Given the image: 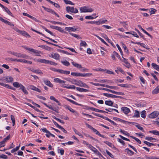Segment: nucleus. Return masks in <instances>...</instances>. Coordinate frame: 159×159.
<instances>
[{
	"mask_svg": "<svg viewBox=\"0 0 159 159\" xmlns=\"http://www.w3.org/2000/svg\"><path fill=\"white\" fill-rule=\"evenodd\" d=\"M42 103L45 105L46 107L49 108V109L52 110L58 113V110H59V107L57 106H56V107H52L51 105H48L46 103L44 102H42Z\"/></svg>",
	"mask_w": 159,
	"mask_h": 159,
	"instance_id": "1",
	"label": "nucleus"
},
{
	"mask_svg": "<svg viewBox=\"0 0 159 159\" xmlns=\"http://www.w3.org/2000/svg\"><path fill=\"white\" fill-rule=\"evenodd\" d=\"M66 10V11L68 13L71 12L73 13H76L78 12V10L76 8H75L74 7H67Z\"/></svg>",
	"mask_w": 159,
	"mask_h": 159,
	"instance_id": "2",
	"label": "nucleus"
},
{
	"mask_svg": "<svg viewBox=\"0 0 159 159\" xmlns=\"http://www.w3.org/2000/svg\"><path fill=\"white\" fill-rule=\"evenodd\" d=\"M80 10L81 11V12H91L93 11V10L92 8H88L86 7H80Z\"/></svg>",
	"mask_w": 159,
	"mask_h": 159,
	"instance_id": "3",
	"label": "nucleus"
},
{
	"mask_svg": "<svg viewBox=\"0 0 159 159\" xmlns=\"http://www.w3.org/2000/svg\"><path fill=\"white\" fill-rule=\"evenodd\" d=\"M159 114V112L158 111H155L149 114L148 117L150 118H154L157 117Z\"/></svg>",
	"mask_w": 159,
	"mask_h": 159,
	"instance_id": "4",
	"label": "nucleus"
},
{
	"mask_svg": "<svg viewBox=\"0 0 159 159\" xmlns=\"http://www.w3.org/2000/svg\"><path fill=\"white\" fill-rule=\"evenodd\" d=\"M25 49H27V50L29 51L30 52H31L34 53H35L36 54H40L41 53V51H38L35 49H34L33 48H28L27 47H25L24 48Z\"/></svg>",
	"mask_w": 159,
	"mask_h": 159,
	"instance_id": "5",
	"label": "nucleus"
},
{
	"mask_svg": "<svg viewBox=\"0 0 159 159\" xmlns=\"http://www.w3.org/2000/svg\"><path fill=\"white\" fill-rule=\"evenodd\" d=\"M50 57L56 60H58L60 58V56L57 53H52L51 54Z\"/></svg>",
	"mask_w": 159,
	"mask_h": 159,
	"instance_id": "6",
	"label": "nucleus"
},
{
	"mask_svg": "<svg viewBox=\"0 0 159 159\" xmlns=\"http://www.w3.org/2000/svg\"><path fill=\"white\" fill-rule=\"evenodd\" d=\"M43 81L44 83L47 85L51 88L53 87V84L48 80L45 79H43Z\"/></svg>",
	"mask_w": 159,
	"mask_h": 159,
	"instance_id": "7",
	"label": "nucleus"
},
{
	"mask_svg": "<svg viewBox=\"0 0 159 159\" xmlns=\"http://www.w3.org/2000/svg\"><path fill=\"white\" fill-rule=\"evenodd\" d=\"M88 109H90V110H92V111H95L96 112H102V113H108L107 112H106V111H105L101 110H99L98 109H96V108H93L92 107H89L88 108Z\"/></svg>",
	"mask_w": 159,
	"mask_h": 159,
	"instance_id": "8",
	"label": "nucleus"
},
{
	"mask_svg": "<svg viewBox=\"0 0 159 159\" xmlns=\"http://www.w3.org/2000/svg\"><path fill=\"white\" fill-rule=\"evenodd\" d=\"M121 110L125 114H128L130 111V109L126 107H122Z\"/></svg>",
	"mask_w": 159,
	"mask_h": 159,
	"instance_id": "9",
	"label": "nucleus"
},
{
	"mask_svg": "<svg viewBox=\"0 0 159 159\" xmlns=\"http://www.w3.org/2000/svg\"><path fill=\"white\" fill-rule=\"evenodd\" d=\"M65 29L68 32H75L77 30V29L75 28V27H66Z\"/></svg>",
	"mask_w": 159,
	"mask_h": 159,
	"instance_id": "10",
	"label": "nucleus"
},
{
	"mask_svg": "<svg viewBox=\"0 0 159 159\" xmlns=\"http://www.w3.org/2000/svg\"><path fill=\"white\" fill-rule=\"evenodd\" d=\"M29 88H30V89L32 90L38 92L39 93L41 92V91L40 89L37 88L36 87L34 86H33V85H30V86Z\"/></svg>",
	"mask_w": 159,
	"mask_h": 159,
	"instance_id": "11",
	"label": "nucleus"
},
{
	"mask_svg": "<svg viewBox=\"0 0 159 159\" xmlns=\"http://www.w3.org/2000/svg\"><path fill=\"white\" fill-rule=\"evenodd\" d=\"M104 143L107 144V145L111 147V148L114 149L115 150H116V148L115 146L110 142L108 141H104Z\"/></svg>",
	"mask_w": 159,
	"mask_h": 159,
	"instance_id": "12",
	"label": "nucleus"
},
{
	"mask_svg": "<svg viewBox=\"0 0 159 159\" xmlns=\"http://www.w3.org/2000/svg\"><path fill=\"white\" fill-rule=\"evenodd\" d=\"M66 108L69 110L70 112L72 113H74V114L75 116H77L78 115V113L76 111H75L73 109L71 108L70 107L66 106Z\"/></svg>",
	"mask_w": 159,
	"mask_h": 159,
	"instance_id": "13",
	"label": "nucleus"
},
{
	"mask_svg": "<svg viewBox=\"0 0 159 159\" xmlns=\"http://www.w3.org/2000/svg\"><path fill=\"white\" fill-rule=\"evenodd\" d=\"M82 82V81L81 80H77L74 79L73 80V82L72 83L78 86H80Z\"/></svg>",
	"mask_w": 159,
	"mask_h": 159,
	"instance_id": "14",
	"label": "nucleus"
},
{
	"mask_svg": "<svg viewBox=\"0 0 159 159\" xmlns=\"http://www.w3.org/2000/svg\"><path fill=\"white\" fill-rule=\"evenodd\" d=\"M59 73L61 74H64L65 75H69L70 74V72L69 71L65 70L62 69H59Z\"/></svg>",
	"mask_w": 159,
	"mask_h": 159,
	"instance_id": "15",
	"label": "nucleus"
},
{
	"mask_svg": "<svg viewBox=\"0 0 159 159\" xmlns=\"http://www.w3.org/2000/svg\"><path fill=\"white\" fill-rule=\"evenodd\" d=\"M36 61L37 62L45 64H48V60L40 58L37 59Z\"/></svg>",
	"mask_w": 159,
	"mask_h": 159,
	"instance_id": "16",
	"label": "nucleus"
},
{
	"mask_svg": "<svg viewBox=\"0 0 159 159\" xmlns=\"http://www.w3.org/2000/svg\"><path fill=\"white\" fill-rule=\"evenodd\" d=\"M75 88L77 90L81 92H89L90 91L89 90L87 89H86L80 87H76Z\"/></svg>",
	"mask_w": 159,
	"mask_h": 159,
	"instance_id": "17",
	"label": "nucleus"
},
{
	"mask_svg": "<svg viewBox=\"0 0 159 159\" xmlns=\"http://www.w3.org/2000/svg\"><path fill=\"white\" fill-rule=\"evenodd\" d=\"M9 53L18 57H20L21 56V53L16 52H14L9 51Z\"/></svg>",
	"mask_w": 159,
	"mask_h": 159,
	"instance_id": "18",
	"label": "nucleus"
},
{
	"mask_svg": "<svg viewBox=\"0 0 159 159\" xmlns=\"http://www.w3.org/2000/svg\"><path fill=\"white\" fill-rule=\"evenodd\" d=\"M30 70L34 73H36L40 75H42L43 74V73L40 70H35L31 69H30Z\"/></svg>",
	"mask_w": 159,
	"mask_h": 159,
	"instance_id": "19",
	"label": "nucleus"
},
{
	"mask_svg": "<svg viewBox=\"0 0 159 159\" xmlns=\"http://www.w3.org/2000/svg\"><path fill=\"white\" fill-rule=\"evenodd\" d=\"M71 63L75 67H77L78 69H80V68H82V66L81 65L77 63L74 62L73 60H72Z\"/></svg>",
	"mask_w": 159,
	"mask_h": 159,
	"instance_id": "20",
	"label": "nucleus"
},
{
	"mask_svg": "<svg viewBox=\"0 0 159 159\" xmlns=\"http://www.w3.org/2000/svg\"><path fill=\"white\" fill-rule=\"evenodd\" d=\"M3 8L4 9L5 11L7 13L8 15L12 17H14V16L13 15L11 12L7 7H4Z\"/></svg>",
	"mask_w": 159,
	"mask_h": 159,
	"instance_id": "21",
	"label": "nucleus"
},
{
	"mask_svg": "<svg viewBox=\"0 0 159 159\" xmlns=\"http://www.w3.org/2000/svg\"><path fill=\"white\" fill-rule=\"evenodd\" d=\"M4 80L7 81V83L12 82L13 81V79L12 77L10 76H8L6 77Z\"/></svg>",
	"mask_w": 159,
	"mask_h": 159,
	"instance_id": "22",
	"label": "nucleus"
},
{
	"mask_svg": "<svg viewBox=\"0 0 159 159\" xmlns=\"http://www.w3.org/2000/svg\"><path fill=\"white\" fill-rule=\"evenodd\" d=\"M1 21L5 24H7L10 26L13 27H14V25L13 23H12L11 22H10L7 20L4 19L3 18H2Z\"/></svg>",
	"mask_w": 159,
	"mask_h": 159,
	"instance_id": "23",
	"label": "nucleus"
},
{
	"mask_svg": "<svg viewBox=\"0 0 159 159\" xmlns=\"http://www.w3.org/2000/svg\"><path fill=\"white\" fill-rule=\"evenodd\" d=\"M66 99L68 101L72 103L73 104H74L75 105H79V106H81V107H82L83 106V105L80 104H79L78 103H77L76 102L73 101V100H71L70 99H69L67 98H66Z\"/></svg>",
	"mask_w": 159,
	"mask_h": 159,
	"instance_id": "24",
	"label": "nucleus"
},
{
	"mask_svg": "<svg viewBox=\"0 0 159 159\" xmlns=\"http://www.w3.org/2000/svg\"><path fill=\"white\" fill-rule=\"evenodd\" d=\"M54 80V82L60 84L65 83L66 82L65 81L62 80L58 78H55Z\"/></svg>",
	"mask_w": 159,
	"mask_h": 159,
	"instance_id": "25",
	"label": "nucleus"
},
{
	"mask_svg": "<svg viewBox=\"0 0 159 159\" xmlns=\"http://www.w3.org/2000/svg\"><path fill=\"white\" fill-rule=\"evenodd\" d=\"M61 87H63L64 88H67L68 89H75L76 88V87L73 85L71 86L70 85H68V86H64L63 85H61Z\"/></svg>",
	"mask_w": 159,
	"mask_h": 159,
	"instance_id": "26",
	"label": "nucleus"
},
{
	"mask_svg": "<svg viewBox=\"0 0 159 159\" xmlns=\"http://www.w3.org/2000/svg\"><path fill=\"white\" fill-rule=\"evenodd\" d=\"M13 86L16 88H19L20 87V88L21 87V86H22V85L21 84H19L18 82H14L13 83Z\"/></svg>",
	"mask_w": 159,
	"mask_h": 159,
	"instance_id": "27",
	"label": "nucleus"
},
{
	"mask_svg": "<svg viewBox=\"0 0 159 159\" xmlns=\"http://www.w3.org/2000/svg\"><path fill=\"white\" fill-rule=\"evenodd\" d=\"M159 93V85L157 87L152 91V93L154 94H157Z\"/></svg>",
	"mask_w": 159,
	"mask_h": 159,
	"instance_id": "28",
	"label": "nucleus"
},
{
	"mask_svg": "<svg viewBox=\"0 0 159 159\" xmlns=\"http://www.w3.org/2000/svg\"><path fill=\"white\" fill-rule=\"evenodd\" d=\"M103 95L108 97V98H115V95L113 94H109L107 93H103Z\"/></svg>",
	"mask_w": 159,
	"mask_h": 159,
	"instance_id": "29",
	"label": "nucleus"
},
{
	"mask_svg": "<svg viewBox=\"0 0 159 159\" xmlns=\"http://www.w3.org/2000/svg\"><path fill=\"white\" fill-rule=\"evenodd\" d=\"M92 73H85V74H82L80 73V76H82L84 77H89L92 75Z\"/></svg>",
	"mask_w": 159,
	"mask_h": 159,
	"instance_id": "30",
	"label": "nucleus"
},
{
	"mask_svg": "<svg viewBox=\"0 0 159 159\" xmlns=\"http://www.w3.org/2000/svg\"><path fill=\"white\" fill-rule=\"evenodd\" d=\"M50 99L58 103V105L59 106L61 105V103L53 96H51L50 97Z\"/></svg>",
	"mask_w": 159,
	"mask_h": 159,
	"instance_id": "31",
	"label": "nucleus"
},
{
	"mask_svg": "<svg viewBox=\"0 0 159 159\" xmlns=\"http://www.w3.org/2000/svg\"><path fill=\"white\" fill-rule=\"evenodd\" d=\"M152 66L154 69H156V70H157V71H159V66L157 65L155 63H152Z\"/></svg>",
	"mask_w": 159,
	"mask_h": 159,
	"instance_id": "32",
	"label": "nucleus"
},
{
	"mask_svg": "<svg viewBox=\"0 0 159 159\" xmlns=\"http://www.w3.org/2000/svg\"><path fill=\"white\" fill-rule=\"evenodd\" d=\"M20 89L25 94H28V92L27 90L26 89L25 87L23 85H22L21 87L20 88Z\"/></svg>",
	"mask_w": 159,
	"mask_h": 159,
	"instance_id": "33",
	"label": "nucleus"
},
{
	"mask_svg": "<svg viewBox=\"0 0 159 159\" xmlns=\"http://www.w3.org/2000/svg\"><path fill=\"white\" fill-rule=\"evenodd\" d=\"M105 103L106 105L110 106H112L113 105V102L111 100L106 101L105 102Z\"/></svg>",
	"mask_w": 159,
	"mask_h": 159,
	"instance_id": "34",
	"label": "nucleus"
},
{
	"mask_svg": "<svg viewBox=\"0 0 159 159\" xmlns=\"http://www.w3.org/2000/svg\"><path fill=\"white\" fill-rule=\"evenodd\" d=\"M149 132L156 135L159 136V131L156 130L149 131Z\"/></svg>",
	"mask_w": 159,
	"mask_h": 159,
	"instance_id": "35",
	"label": "nucleus"
},
{
	"mask_svg": "<svg viewBox=\"0 0 159 159\" xmlns=\"http://www.w3.org/2000/svg\"><path fill=\"white\" fill-rule=\"evenodd\" d=\"M42 28L44 30L46 31L48 33L50 34L52 36H55V35L53 34V33L51 32V31L48 30V29H47L44 26H43L42 27Z\"/></svg>",
	"mask_w": 159,
	"mask_h": 159,
	"instance_id": "36",
	"label": "nucleus"
},
{
	"mask_svg": "<svg viewBox=\"0 0 159 159\" xmlns=\"http://www.w3.org/2000/svg\"><path fill=\"white\" fill-rule=\"evenodd\" d=\"M125 151L130 156H131L133 155L134 154V152L133 151L129 149L128 148L126 149Z\"/></svg>",
	"mask_w": 159,
	"mask_h": 159,
	"instance_id": "37",
	"label": "nucleus"
},
{
	"mask_svg": "<svg viewBox=\"0 0 159 159\" xmlns=\"http://www.w3.org/2000/svg\"><path fill=\"white\" fill-rule=\"evenodd\" d=\"M61 62L63 65L67 66H69L70 65V63L66 60L61 61Z\"/></svg>",
	"mask_w": 159,
	"mask_h": 159,
	"instance_id": "38",
	"label": "nucleus"
},
{
	"mask_svg": "<svg viewBox=\"0 0 159 159\" xmlns=\"http://www.w3.org/2000/svg\"><path fill=\"white\" fill-rule=\"evenodd\" d=\"M45 20L47 21L50 22H51V23H52V24H60V25H63V24L64 25V24H63L62 23L60 22H56V21H49L47 20Z\"/></svg>",
	"mask_w": 159,
	"mask_h": 159,
	"instance_id": "39",
	"label": "nucleus"
},
{
	"mask_svg": "<svg viewBox=\"0 0 159 159\" xmlns=\"http://www.w3.org/2000/svg\"><path fill=\"white\" fill-rule=\"evenodd\" d=\"M69 34L72 35V36L78 39H81V37H80V36L78 34H73L72 33H70Z\"/></svg>",
	"mask_w": 159,
	"mask_h": 159,
	"instance_id": "40",
	"label": "nucleus"
},
{
	"mask_svg": "<svg viewBox=\"0 0 159 159\" xmlns=\"http://www.w3.org/2000/svg\"><path fill=\"white\" fill-rule=\"evenodd\" d=\"M118 85L122 87L125 88H129L130 87V84H119Z\"/></svg>",
	"mask_w": 159,
	"mask_h": 159,
	"instance_id": "41",
	"label": "nucleus"
},
{
	"mask_svg": "<svg viewBox=\"0 0 159 159\" xmlns=\"http://www.w3.org/2000/svg\"><path fill=\"white\" fill-rule=\"evenodd\" d=\"M80 45L81 47L84 46L86 47L87 45V44L85 41L81 40L80 44Z\"/></svg>",
	"mask_w": 159,
	"mask_h": 159,
	"instance_id": "42",
	"label": "nucleus"
},
{
	"mask_svg": "<svg viewBox=\"0 0 159 159\" xmlns=\"http://www.w3.org/2000/svg\"><path fill=\"white\" fill-rule=\"evenodd\" d=\"M55 30L59 31L60 32L63 33L64 32L63 30L61 28L57 26H55Z\"/></svg>",
	"mask_w": 159,
	"mask_h": 159,
	"instance_id": "43",
	"label": "nucleus"
},
{
	"mask_svg": "<svg viewBox=\"0 0 159 159\" xmlns=\"http://www.w3.org/2000/svg\"><path fill=\"white\" fill-rule=\"evenodd\" d=\"M141 116L143 118H145L146 117V113L145 110L142 111L141 113Z\"/></svg>",
	"mask_w": 159,
	"mask_h": 159,
	"instance_id": "44",
	"label": "nucleus"
},
{
	"mask_svg": "<svg viewBox=\"0 0 159 159\" xmlns=\"http://www.w3.org/2000/svg\"><path fill=\"white\" fill-rule=\"evenodd\" d=\"M64 1L66 4H68L73 5H75L74 3H73L72 2L69 0H64Z\"/></svg>",
	"mask_w": 159,
	"mask_h": 159,
	"instance_id": "45",
	"label": "nucleus"
},
{
	"mask_svg": "<svg viewBox=\"0 0 159 159\" xmlns=\"http://www.w3.org/2000/svg\"><path fill=\"white\" fill-rule=\"evenodd\" d=\"M133 116L137 118L139 117V111L137 110H135L134 111V115Z\"/></svg>",
	"mask_w": 159,
	"mask_h": 159,
	"instance_id": "46",
	"label": "nucleus"
},
{
	"mask_svg": "<svg viewBox=\"0 0 159 159\" xmlns=\"http://www.w3.org/2000/svg\"><path fill=\"white\" fill-rule=\"evenodd\" d=\"M58 153H60L61 155H62L64 154V151L63 149L58 148L57 149Z\"/></svg>",
	"mask_w": 159,
	"mask_h": 159,
	"instance_id": "47",
	"label": "nucleus"
},
{
	"mask_svg": "<svg viewBox=\"0 0 159 159\" xmlns=\"http://www.w3.org/2000/svg\"><path fill=\"white\" fill-rule=\"evenodd\" d=\"M96 36L103 43L105 44V45H106L107 46H108V44H107V43L102 38L98 36Z\"/></svg>",
	"mask_w": 159,
	"mask_h": 159,
	"instance_id": "48",
	"label": "nucleus"
},
{
	"mask_svg": "<svg viewBox=\"0 0 159 159\" xmlns=\"http://www.w3.org/2000/svg\"><path fill=\"white\" fill-rule=\"evenodd\" d=\"M143 142L145 144H146L149 147H151L152 146H153L155 145L154 144L149 143L147 142V141H144Z\"/></svg>",
	"mask_w": 159,
	"mask_h": 159,
	"instance_id": "49",
	"label": "nucleus"
},
{
	"mask_svg": "<svg viewBox=\"0 0 159 159\" xmlns=\"http://www.w3.org/2000/svg\"><path fill=\"white\" fill-rule=\"evenodd\" d=\"M108 88L115 90H118L119 89V88L117 86H111L109 85Z\"/></svg>",
	"mask_w": 159,
	"mask_h": 159,
	"instance_id": "50",
	"label": "nucleus"
},
{
	"mask_svg": "<svg viewBox=\"0 0 159 159\" xmlns=\"http://www.w3.org/2000/svg\"><path fill=\"white\" fill-rule=\"evenodd\" d=\"M11 118L12 121V122L13 123V126H14L15 124V120L14 116L12 115H11Z\"/></svg>",
	"mask_w": 159,
	"mask_h": 159,
	"instance_id": "51",
	"label": "nucleus"
},
{
	"mask_svg": "<svg viewBox=\"0 0 159 159\" xmlns=\"http://www.w3.org/2000/svg\"><path fill=\"white\" fill-rule=\"evenodd\" d=\"M20 145H19L18 146H17L15 148H14L11 151V153H13L15 152H16L20 148Z\"/></svg>",
	"mask_w": 159,
	"mask_h": 159,
	"instance_id": "52",
	"label": "nucleus"
},
{
	"mask_svg": "<svg viewBox=\"0 0 159 159\" xmlns=\"http://www.w3.org/2000/svg\"><path fill=\"white\" fill-rule=\"evenodd\" d=\"M135 43L137 44L138 45H139L141 46L142 47H143V48H146L147 49H148V48H146L145 47V44H144V43H141L140 42H136V43Z\"/></svg>",
	"mask_w": 159,
	"mask_h": 159,
	"instance_id": "53",
	"label": "nucleus"
},
{
	"mask_svg": "<svg viewBox=\"0 0 159 159\" xmlns=\"http://www.w3.org/2000/svg\"><path fill=\"white\" fill-rule=\"evenodd\" d=\"M50 13H51L52 14L55 15L56 16H57L58 17H59V15L56 12H55L54 10L51 9L50 11Z\"/></svg>",
	"mask_w": 159,
	"mask_h": 159,
	"instance_id": "54",
	"label": "nucleus"
},
{
	"mask_svg": "<svg viewBox=\"0 0 159 159\" xmlns=\"http://www.w3.org/2000/svg\"><path fill=\"white\" fill-rule=\"evenodd\" d=\"M41 130L44 133H50V132L47 130L46 128H41Z\"/></svg>",
	"mask_w": 159,
	"mask_h": 159,
	"instance_id": "55",
	"label": "nucleus"
},
{
	"mask_svg": "<svg viewBox=\"0 0 159 159\" xmlns=\"http://www.w3.org/2000/svg\"><path fill=\"white\" fill-rule=\"evenodd\" d=\"M80 87H82L88 89L89 88V87L88 85H87L86 84L82 82L81 86H80Z\"/></svg>",
	"mask_w": 159,
	"mask_h": 159,
	"instance_id": "56",
	"label": "nucleus"
},
{
	"mask_svg": "<svg viewBox=\"0 0 159 159\" xmlns=\"http://www.w3.org/2000/svg\"><path fill=\"white\" fill-rule=\"evenodd\" d=\"M23 36L26 38H30V35L25 31L24 32Z\"/></svg>",
	"mask_w": 159,
	"mask_h": 159,
	"instance_id": "57",
	"label": "nucleus"
},
{
	"mask_svg": "<svg viewBox=\"0 0 159 159\" xmlns=\"http://www.w3.org/2000/svg\"><path fill=\"white\" fill-rule=\"evenodd\" d=\"M133 139H134L139 144L141 143V141L137 138H136L134 136H131Z\"/></svg>",
	"mask_w": 159,
	"mask_h": 159,
	"instance_id": "58",
	"label": "nucleus"
},
{
	"mask_svg": "<svg viewBox=\"0 0 159 159\" xmlns=\"http://www.w3.org/2000/svg\"><path fill=\"white\" fill-rule=\"evenodd\" d=\"M80 73H76L75 72H72L71 73V75L73 76H80Z\"/></svg>",
	"mask_w": 159,
	"mask_h": 159,
	"instance_id": "59",
	"label": "nucleus"
},
{
	"mask_svg": "<svg viewBox=\"0 0 159 159\" xmlns=\"http://www.w3.org/2000/svg\"><path fill=\"white\" fill-rule=\"evenodd\" d=\"M48 64H49L51 65H53L54 66H56L57 65V63L52 61H50L48 60Z\"/></svg>",
	"mask_w": 159,
	"mask_h": 159,
	"instance_id": "60",
	"label": "nucleus"
},
{
	"mask_svg": "<svg viewBox=\"0 0 159 159\" xmlns=\"http://www.w3.org/2000/svg\"><path fill=\"white\" fill-rule=\"evenodd\" d=\"M50 69L55 72H58L59 73V69H57L53 67H51L50 68Z\"/></svg>",
	"mask_w": 159,
	"mask_h": 159,
	"instance_id": "61",
	"label": "nucleus"
},
{
	"mask_svg": "<svg viewBox=\"0 0 159 159\" xmlns=\"http://www.w3.org/2000/svg\"><path fill=\"white\" fill-rule=\"evenodd\" d=\"M10 137V135L9 134L8 136H7L6 138H4V139L3 140V142H4L5 143V142L7 141L8 140H9Z\"/></svg>",
	"mask_w": 159,
	"mask_h": 159,
	"instance_id": "62",
	"label": "nucleus"
},
{
	"mask_svg": "<svg viewBox=\"0 0 159 159\" xmlns=\"http://www.w3.org/2000/svg\"><path fill=\"white\" fill-rule=\"evenodd\" d=\"M94 132L96 134L98 135L100 134V133L97 130L95 129L94 128H93L92 129Z\"/></svg>",
	"mask_w": 159,
	"mask_h": 159,
	"instance_id": "63",
	"label": "nucleus"
},
{
	"mask_svg": "<svg viewBox=\"0 0 159 159\" xmlns=\"http://www.w3.org/2000/svg\"><path fill=\"white\" fill-rule=\"evenodd\" d=\"M151 10L150 11V15L154 14L156 11H157V10L156 9L153 8H151Z\"/></svg>",
	"mask_w": 159,
	"mask_h": 159,
	"instance_id": "64",
	"label": "nucleus"
}]
</instances>
